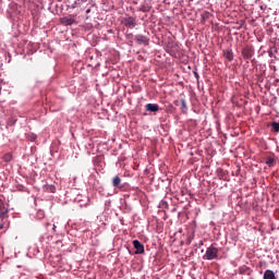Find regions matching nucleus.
Instances as JSON below:
<instances>
[{"mask_svg":"<svg viewBox=\"0 0 279 279\" xmlns=\"http://www.w3.org/2000/svg\"><path fill=\"white\" fill-rule=\"evenodd\" d=\"M112 185H114L116 189H119L121 185V178H119V174H116V178L112 179Z\"/></svg>","mask_w":279,"mask_h":279,"instance_id":"f8f14e48","label":"nucleus"},{"mask_svg":"<svg viewBox=\"0 0 279 279\" xmlns=\"http://www.w3.org/2000/svg\"><path fill=\"white\" fill-rule=\"evenodd\" d=\"M4 225H0V230H3Z\"/></svg>","mask_w":279,"mask_h":279,"instance_id":"412c9836","label":"nucleus"},{"mask_svg":"<svg viewBox=\"0 0 279 279\" xmlns=\"http://www.w3.org/2000/svg\"><path fill=\"white\" fill-rule=\"evenodd\" d=\"M86 12L89 14V12H92V8H87Z\"/></svg>","mask_w":279,"mask_h":279,"instance_id":"aec40b11","label":"nucleus"},{"mask_svg":"<svg viewBox=\"0 0 279 279\" xmlns=\"http://www.w3.org/2000/svg\"><path fill=\"white\" fill-rule=\"evenodd\" d=\"M133 246L136 250V254H144L145 252L144 243H141V241H133Z\"/></svg>","mask_w":279,"mask_h":279,"instance_id":"423d86ee","label":"nucleus"},{"mask_svg":"<svg viewBox=\"0 0 279 279\" xmlns=\"http://www.w3.org/2000/svg\"><path fill=\"white\" fill-rule=\"evenodd\" d=\"M274 131H279V122H272Z\"/></svg>","mask_w":279,"mask_h":279,"instance_id":"dca6fc26","label":"nucleus"},{"mask_svg":"<svg viewBox=\"0 0 279 279\" xmlns=\"http://www.w3.org/2000/svg\"><path fill=\"white\" fill-rule=\"evenodd\" d=\"M253 54L254 48L252 46H245L242 48V57H244V59H252Z\"/></svg>","mask_w":279,"mask_h":279,"instance_id":"7ed1b4c3","label":"nucleus"},{"mask_svg":"<svg viewBox=\"0 0 279 279\" xmlns=\"http://www.w3.org/2000/svg\"><path fill=\"white\" fill-rule=\"evenodd\" d=\"M1 92H2V87H0V95H1Z\"/></svg>","mask_w":279,"mask_h":279,"instance_id":"4be33fe9","label":"nucleus"},{"mask_svg":"<svg viewBox=\"0 0 279 279\" xmlns=\"http://www.w3.org/2000/svg\"><path fill=\"white\" fill-rule=\"evenodd\" d=\"M13 156L12 153H5L3 156V160H7V162H9V160H12Z\"/></svg>","mask_w":279,"mask_h":279,"instance_id":"4468645a","label":"nucleus"},{"mask_svg":"<svg viewBox=\"0 0 279 279\" xmlns=\"http://www.w3.org/2000/svg\"><path fill=\"white\" fill-rule=\"evenodd\" d=\"M76 4H82L81 0H78V2H75V4H72V8L74 9V7H76Z\"/></svg>","mask_w":279,"mask_h":279,"instance_id":"6ab92c4d","label":"nucleus"},{"mask_svg":"<svg viewBox=\"0 0 279 279\" xmlns=\"http://www.w3.org/2000/svg\"><path fill=\"white\" fill-rule=\"evenodd\" d=\"M219 255V248L217 246H208L204 254V259H217Z\"/></svg>","mask_w":279,"mask_h":279,"instance_id":"f257e3e1","label":"nucleus"},{"mask_svg":"<svg viewBox=\"0 0 279 279\" xmlns=\"http://www.w3.org/2000/svg\"><path fill=\"white\" fill-rule=\"evenodd\" d=\"M53 230H56V225H53Z\"/></svg>","mask_w":279,"mask_h":279,"instance_id":"5701e85b","label":"nucleus"},{"mask_svg":"<svg viewBox=\"0 0 279 279\" xmlns=\"http://www.w3.org/2000/svg\"><path fill=\"white\" fill-rule=\"evenodd\" d=\"M135 40L138 46H149V37L146 35H136Z\"/></svg>","mask_w":279,"mask_h":279,"instance_id":"20e7f679","label":"nucleus"},{"mask_svg":"<svg viewBox=\"0 0 279 279\" xmlns=\"http://www.w3.org/2000/svg\"><path fill=\"white\" fill-rule=\"evenodd\" d=\"M44 190L50 192V194H56L57 191L56 185L48 183L44 185Z\"/></svg>","mask_w":279,"mask_h":279,"instance_id":"9d476101","label":"nucleus"},{"mask_svg":"<svg viewBox=\"0 0 279 279\" xmlns=\"http://www.w3.org/2000/svg\"><path fill=\"white\" fill-rule=\"evenodd\" d=\"M167 111H173V106H168Z\"/></svg>","mask_w":279,"mask_h":279,"instance_id":"a211bd4d","label":"nucleus"},{"mask_svg":"<svg viewBox=\"0 0 279 279\" xmlns=\"http://www.w3.org/2000/svg\"><path fill=\"white\" fill-rule=\"evenodd\" d=\"M122 23H124V26H129L130 29H134L136 26V19H134L133 15H126L125 19H122Z\"/></svg>","mask_w":279,"mask_h":279,"instance_id":"f03ea898","label":"nucleus"},{"mask_svg":"<svg viewBox=\"0 0 279 279\" xmlns=\"http://www.w3.org/2000/svg\"><path fill=\"white\" fill-rule=\"evenodd\" d=\"M264 279H277L275 270H271V269L265 270Z\"/></svg>","mask_w":279,"mask_h":279,"instance_id":"6e6552de","label":"nucleus"},{"mask_svg":"<svg viewBox=\"0 0 279 279\" xmlns=\"http://www.w3.org/2000/svg\"><path fill=\"white\" fill-rule=\"evenodd\" d=\"M9 208L3 203V199H0V218H5L8 216Z\"/></svg>","mask_w":279,"mask_h":279,"instance_id":"0eeeda50","label":"nucleus"},{"mask_svg":"<svg viewBox=\"0 0 279 279\" xmlns=\"http://www.w3.org/2000/svg\"><path fill=\"white\" fill-rule=\"evenodd\" d=\"M181 106L183 107V109H187L186 100L182 99L181 100Z\"/></svg>","mask_w":279,"mask_h":279,"instance_id":"f3484780","label":"nucleus"},{"mask_svg":"<svg viewBox=\"0 0 279 279\" xmlns=\"http://www.w3.org/2000/svg\"><path fill=\"white\" fill-rule=\"evenodd\" d=\"M147 111H159L158 104H146Z\"/></svg>","mask_w":279,"mask_h":279,"instance_id":"1a4fd4ad","label":"nucleus"},{"mask_svg":"<svg viewBox=\"0 0 279 279\" xmlns=\"http://www.w3.org/2000/svg\"><path fill=\"white\" fill-rule=\"evenodd\" d=\"M140 10L142 12H149V10H150L149 4H141Z\"/></svg>","mask_w":279,"mask_h":279,"instance_id":"ddd939ff","label":"nucleus"},{"mask_svg":"<svg viewBox=\"0 0 279 279\" xmlns=\"http://www.w3.org/2000/svg\"><path fill=\"white\" fill-rule=\"evenodd\" d=\"M266 163L268 165V167H274L275 158H271V157L267 158Z\"/></svg>","mask_w":279,"mask_h":279,"instance_id":"2eb2a0df","label":"nucleus"},{"mask_svg":"<svg viewBox=\"0 0 279 279\" xmlns=\"http://www.w3.org/2000/svg\"><path fill=\"white\" fill-rule=\"evenodd\" d=\"M223 56L226 57V59H229V62H232V60L234 59V53L231 50L223 51Z\"/></svg>","mask_w":279,"mask_h":279,"instance_id":"9b49d317","label":"nucleus"},{"mask_svg":"<svg viewBox=\"0 0 279 279\" xmlns=\"http://www.w3.org/2000/svg\"><path fill=\"white\" fill-rule=\"evenodd\" d=\"M61 23H63L64 26H72L73 23H76V16L75 15H65L63 19H61Z\"/></svg>","mask_w":279,"mask_h":279,"instance_id":"39448f33","label":"nucleus"}]
</instances>
